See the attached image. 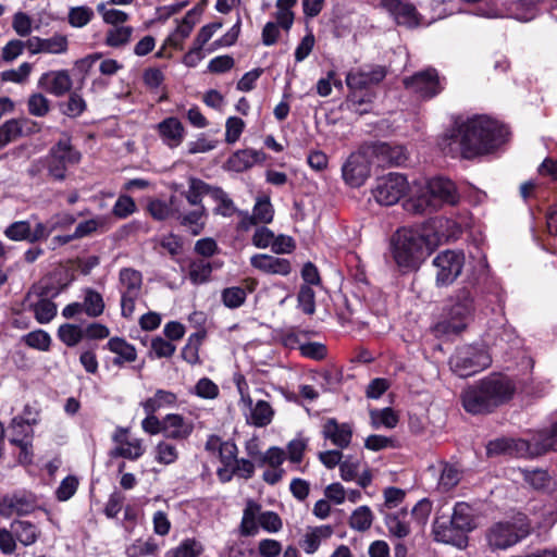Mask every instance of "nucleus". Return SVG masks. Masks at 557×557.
Here are the masks:
<instances>
[{"instance_id": "obj_22", "label": "nucleus", "mask_w": 557, "mask_h": 557, "mask_svg": "<svg viewBox=\"0 0 557 557\" xmlns=\"http://www.w3.org/2000/svg\"><path fill=\"white\" fill-rule=\"evenodd\" d=\"M433 535L436 542L453 545L459 549L468 546V534L457 529L450 522H441L436 519L433 523Z\"/></svg>"}, {"instance_id": "obj_34", "label": "nucleus", "mask_w": 557, "mask_h": 557, "mask_svg": "<svg viewBox=\"0 0 557 557\" xmlns=\"http://www.w3.org/2000/svg\"><path fill=\"white\" fill-rule=\"evenodd\" d=\"M203 552L205 546L199 540L187 537L181 541L177 546L169 549L164 557H200Z\"/></svg>"}, {"instance_id": "obj_8", "label": "nucleus", "mask_w": 557, "mask_h": 557, "mask_svg": "<svg viewBox=\"0 0 557 557\" xmlns=\"http://www.w3.org/2000/svg\"><path fill=\"white\" fill-rule=\"evenodd\" d=\"M369 149L366 143L362 144L342 165V178L351 188L362 186L371 175L373 162Z\"/></svg>"}, {"instance_id": "obj_48", "label": "nucleus", "mask_w": 557, "mask_h": 557, "mask_svg": "<svg viewBox=\"0 0 557 557\" xmlns=\"http://www.w3.org/2000/svg\"><path fill=\"white\" fill-rule=\"evenodd\" d=\"M252 215L259 224H268L272 222L274 209L269 197L257 199L252 209Z\"/></svg>"}, {"instance_id": "obj_4", "label": "nucleus", "mask_w": 557, "mask_h": 557, "mask_svg": "<svg viewBox=\"0 0 557 557\" xmlns=\"http://www.w3.org/2000/svg\"><path fill=\"white\" fill-rule=\"evenodd\" d=\"M460 195L453 181L437 176L430 180L425 189L406 202V209L416 214H429L440 210L444 205L455 206Z\"/></svg>"}, {"instance_id": "obj_61", "label": "nucleus", "mask_w": 557, "mask_h": 557, "mask_svg": "<svg viewBox=\"0 0 557 557\" xmlns=\"http://www.w3.org/2000/svg\"><path fill=\"white\" fill-rule=\"evenodd\" d=\"M245 127V122L237 116H231L226 120L225 124V141L227 144L236 143Z\"/></svg>"}, {"instance_id": "obj_11", "label": "nucleus", "mask_w": 557, "mask_h": 557, "mask_svg": "<svg viewBox=\"0 0 557 557\" xmlns=\"http://www.w3.org/2000/svg\"><path fill=\"white\" fill-rule=\"evenodd\" d=\"M407 178L399 173H389L376 181L372 195L375 201L382 206L397 203L408 191Z\"/></svg>"}, {"instance_id": "obj_49", "label": "nucleus", "mask_w": 557, "mask_h": 557, "mask_svg": "<svg viewBox=\"0 0 557 557\" xmlns=\"http://www.w3.org/2000/svg\"><path fill=\"white\" fill-rule=\"evenodd\" d=\"M373 521V515L368 506L357 508L349 519V524L354 530L367 531Z\"/></svg>"}, {"instance_id": "obj_60", "label": "nucleus", "mask_w": 557, "mask_h": 557, "mask_svg": "<svg viewBox=\"0 0 557 557\" xmlns=\"http://www.w3.org/2000/svg\"><path fill=\"white\" fill-rule=\"evenodd\" d=\"M28 112L34 116H45L50 110L49 100L41 94H33L27 101Z\"/></svg>"}, {"instance_id": "obj_58", "label": "nucleus", "mask_w": 557, "mask_h": 557, "mask_svg": "<svg viewBox=\"0 0 557 557\" xmlns=\"http://www.w3.org/2000/svg\"><path fill=\"white\" fill-rule=\"evenodd\" d=\"M32 70H33V65L28 62H24L17 69L3 71L1 73V78L4 82L23 84L27 81Z\"/></svg>"}, {"instance_id": "obj_43", "label": "nucleus", "mask_w": 557, "mask_h": 557, "mask_svg": "<svg viewBox=\"0 0 557 557\" xmlns=\"http://www.w3.org/2000/svg\"><path fill=\"white\" fill-rule=\"evenodd\" d=\"M247 298V292L244 287H226L221 293V300L226 308L236 309L244 305Z\"/></svg>"}, {"instance_id": "obj_41", "label": "nucleus", "mask_w": 557, "mask_h": 557, "mask_svg": "<svg viewBox=\"0 0 557 557\" xmlns=\"http://www.w3.org/2000/svg\"><path fill=\"white\" fill-rule=\"evenodd\" d=\"M84 312L90 318H97L103 313L104 301L100 293L87 289L83 300Z\"/></svg>"}, {"instance_id": "obj_62", "label": "nucleus", "mask_w": 557, "mask_h": 557, "mask_svg": "<svg viewBox=\"0 0 557 557\" xmlns=\"http://www.w3.org/2000/svg\"><path fill=\"white\" fill-rule=\"evenodd\" d=\"M193 27L190 23L181 22L176 29L168 37L166 44L175 49L182 50L184 40L190 35Z\"/></svg>"}, {"instance_id": "obj_59", "label": "nucleus", "mask_w": 557, "mask_h": 557, "mask_svg": "<svg viewBox=\"0 0 557 557\" xmlns=\"http://www.w3.org/2000/svg\"><path fill=\"white\" fill-rule=\"evenodd\" d=\"M286 459V451L277 446L270 447L260 454V466L269 465L271 468H281Z\"/></svg>"}, {"instance_id": "obj_14", "label": "nucleus", "mask_w": 557, "mask_h": 557, "mask_svg": "<svg viewBox=\"0 0 557 557\" xmlns=\"http://www.w3.org/2000/svg\"><path fill=\"white\" fill-rule=\"evenodd\" d=\"M449 302V319L460 322L459 324H454L453 329L457 332L461 331L466 325V321L472 317L475 309L471 288L463 286L457 289L450 297Z\"/></svg>"}, {"instance_id": "obj_19", "label": "nucleus", "mask_w": 557, "mask_h": 557, "mask_svg": "<svg viewBox=\"0 0 557 557\" xmlns=\"http://www.w3.org/2000/svg\"><path fill=\"white\" fill-rule=\"evenodd\" d=\"M321 433L325 440L344 449L351 443L354 425L348 422L339 423L335 418H327L322 425Z\"/></svg>"}, {"instance_id": "obj_18", "label": "nucleus", "mask_w": 557, "mask_h": 557, "mask_svg": "<svg viewBox=\"0 0 557 557\" xmlns=\"http://www.w3.org/2000/svg\"><path fill=\"white\" fill-rule=\"evenodd\" d=\"M366 144L368 148H370L369 151L372 162H376L380 166L400 165L407 160L405 149L401 146H392L382 141H370Z\"/></svg>"}, {"instance_id": "obj_51", "label": "nucleus", "mask_w": 557, "mask_h": 557, "mask_svg": "<svg viewBox=\"0 0 557 557\" xmlns=\"http://www.w3.org/2000/svg\"><path fill=\"white\" fill-rule=\"evenodd\" d=\"M4 234L11 240H27L32 243V227L29 221H16L10 224Z\"/></svg>"}, {"instance_id": "obj_57", "label": "nucleus", "mask_w": 557, "mask_h": 557, "mask_svg": "<svg viewBox=\"0 0 557 557\" xmlns=\"http://www.w3.org/2000/svg\"><path fill=\"white\" fill-rule=\"evenodd\" d=\"M24 342L32 348L48 351L51 344V337L46 331L37 330L25 335Z\"/></svg>"}, {"instance_id": "obj_28", "label": "nucleus", "mask_w": 557, "mask_h": 557, "mask_svg": "<svg viewBox=\"0 0 557 557\" xmlns=\"http://www.w3.org/2000/svg\"><path fill=\"white\" fill-rule=\"evenodd\" d=\"M211 185L202 180L190 177L188 188L180 194V198L191 208L199 209L205 207L202 198L210 195Z\"/></svg>"}, {"instance_id": "obj_6", "label": "nucleus", "mask_w": 557, "mask_h": 557, "mask_svg": "<svg viewBox=\"0 0 557 557\" xmlns=\"http://www.w3.org/2000/svg\"><path fill=\"white\" fill-rule=\"evenodd\" d=\"M492 363L488 352L481 347L463 345L456 348L449 358V367L460 377L471 376Z\"/></svg>"}, {"instance_id": "obj_30", "label": "nucleus", "mask_w": 557, "mask_h": 557, "mask_svg": "<svg viewBox=\"0 0 557 557\" xmlns=\"http://www.w3.org/2000/svg\"><path fill=\"white\" fill-rule=\"evenodd\" d=\"M106 347L113 354L117 355L113 360V364L121 366L124 362H133L137 358L136 348L122 337H112Z\"/></svg>"}, {"instance_id": "obj_21", "label": "nucleus", "mask_w": 557, "mask_h": 557, "mask_svg": "<svg viewBox=\"0 0 557 557\" xmlns=\"http://www.w3.org/2000/svg\"><path fill=\"white\" fill-rule=\"evenodd\" d=\"M126 433L127 431L124 429H119L115 432L112 438L115 442L116 446L112 450L111 455L113 457H122L129 460H137L145 453L143 441L139 438L129 440L127 438Z\"/></svg>"}, {"instance_id": "obj_1", "label": "nucleus", "mask_w": 557, "mask_h": 557, "mask_svg": "<svg viewBox=\"0 0 557 557\" xmlns=\"http://www.w3.org/2000/svg\"><path fill=\"white\" fill-rule=\"evenodd\" d=\"M507 134V128L497 121L478 115L456 123L440 145L447 154L459 153L465 159H472L502 145Z\"/></svg>"}, {"instance_id": "obj_40", "label": "nucleus", "mask_w": 557, "mask_h": 557, "mask_svg": "<svg viewBox=\"0 0 557 557\" xmlns=\"http://www.w3.org/2000/svg\"><path fill=\"white\" fill-rule=\"evenodd\" d=\"M94 17V10L87 5L72 7L69 9L67 22L74 28L85 27Z\"/></svg>"}, {"instance_id": "obj_53", "label": "nucleus", "mask_w": 557, "mask_h": 557, "mask_svg": "<svg viewBox=\"0 0 557 557\" xmlns=\"http://www.w3.org/2000/svg\"><path fill=\"white\" fill-rule=\"evenodd\" d=\"M22 134L20 121L12 119L0 126V149L17 139Z\"/></svg>"}, {"instance_id": "obj_47", "label": "nucleus", "mask_w": 557, "mask_h": 557, "mask_svg": "<svg viewBox=\"0 0 557 557\" xmlns=\"http://www.w3.org/2000/svg\"><path fill=\"white\" fill-rule=\"evenodd\" d=\"M61 112L69 117H77L86 110L84 98L76 91L72 92L67 101L60 104Z\"/></svg>"}, {"instance_id": "obj_42", "label": "nucleus", "mask_w": 557, "mask_h": 557, "mask_svg": "<svg viewBox=\"0 0 557 557\" xmlns=\"http://www.w3.org/2000/svg\"><path fill=\"white\" fill-rule=\"evenodd\" d=\"M58 337L67 347H74L83 339L84 330L79 325L65 323L59 326Z\"/></svg>"}, {"instance_id": "obj_35", "label": "nucleus", "mask_w": 557, "mask_h": 557, "mask_svg": "<svg viewBox=\"0 0 557 557\" xmlns=\"http://www.w3.org/2000/svg\"><path fill=\"white\" fill-rule=\"evenodd\" d=\"M11 528L16 540L24 546L34 544L38 539V529L29 521L15 520L11 523Z\"/></svg>"}, {"instance_id": "obj_45", "label": "nucleus", "mask_w": 557, "mask_h": 557, "mask_svg": "<svg viewBox=\"0 0 557 557\" xmlns=\"http://www.w3.org/2000/svg\"><path fill=\"white\" fill-rule=\"evenodd\" d=\"M36 320L41 323L50 322L57 314V306L47 298L39 299L32 306Z\"/></svg>"}, {"instance_id": "obj_37", "label": "nucleus", "mask_w": 557, "mask_h": 557, "mask_svg": "<svg viewBox=\"0 0 557 557\" xmlns=\"http://www.w3.org/2000/svg\"><path fill=\"white\" fill-rule=\"evenodd\" d=\"M209 196L214 201L218 202V206L214 209V212L216 214H220L223 216H232L235 213L236 208H235L233 200L228 197V195L221 187L211 185Z\"/></svg>"}, {"instance_id": "obj_24", "label": "nucleus", "mask_w": 557, "mask_h": 557, "mask_svg": "<svg viewBox=\"0 0 557 557\" xmlns=\"http://www.w3.org/2000/svg\"><path fill=\"white\" fill-rule=\"evenodd\" d=\"M193 431V422L181 414L169 413L163 418V435L166 438L185 441Z\"/></svg>"}, {"instance_id": "obj_16", "label": "nucleus", "mask_w": 557, "mask_h": 557, "mask_svg": "<svg viewBox=\"0 0 557 557\" xmlns=\"http://www.w3.org/2000/svg\"><path fill=\"white\" fill-rule=\"evenodd\" d=\"M382 5L393 16L397 25L416 28L423 23L422 15L408 0H382Z\"/></svg>"}, {"instance_id": "obj_20", "label": "nucleus", "mask_w": 557, "mask_h": 557, "mask_svg": "<svg viewBox=\"0 0 557 557\" xmlns=\"http://www.w3.org/2000/svg\"><path fill=\"white\" fill-rule=\"evenodd\" d=\"M38 86L55 97H62L71 90L73 82L69 71L58 70L44 73Z\"/></svg>"}, {"instance_id": "obj_55", "label": "nucleus", "mask_w": 557, "mask_h": 557, "mask_svg": "<svg viewBox=\"0 0 557 557\" xmlns=\"http://www.w3.org/2000/svg\"><path fill=\"white\" fill-rule=\"evenodd\" d=\"M44 53L62 54L69 49V40L65 35L54 34L49 38H42Z\"/></svg>"}, {"instance_id": "obj_5", "label": "nucleus", "mask_w": 557, "mask_h": 557, "mask_svg": "<svg viewBox=\"0 0 557 557\" xmlns=\"http://www.w3.org/2000/svg\"><path fill=\"white\" fill-rule=\"evenodd\" d=\"M530 533V525L525 518L520 516L512 521H499L492 524L485 533L487 546L492 550L507 549Z\"/></svg>"}, {"instance_id": "obj_12", "label": "nucleus", "mask_w": 557, "mask_h": 557, "mask_svg": "<svg viewBox=\"0 0 557 557\" xmlns=\"http://www.w3.org/2000/svg\"><path fill=\"white\" fill-rule=\"evenodd\" d=\"M465 264V255L460 251L445 250L433 259L436 268L435 283L438 287L453 284L461 274Z\"/></svg>"}, {"instance_id": "obj_13", "label": "nucleus", "mask_w": 557, "mask_h": 557, "mask_svg": "<svg viewBox=\"0 0 557 557\" xmlns=\"http://www.w3.org/2000/svg\"><path fill=\"white\" fill-rule=\"evenodd\" d=\"M518 451H524L525 457H539L550 450L557 451V422L550 429L541 430L530 441L518 440Z\"/></svg>"}, {"instance_id": "obj_7", "label": "nucleus", "mask_w": 557, "mask_h": 557, "mask_svg": "<svg viewBox=\"0 0 557 557\" xmlns=\"http://www.w3.org/2000/svg\"><path fill=\"white\" fill-rule=\"evenodd\" d=\"M81 153L72 145L70 137L64 135L50 149L45 159L48 175L55 181H63L66 177L67 166L78 163Z\"/></svg>"}, {"instance_id": "obj_38", "label": "nucleus", "mask_w": 557, "mask_h": 557, "mask_svg": "<svg viewBox=\"0 0 557 557\" xmlns=\"http://www.w3.org/2000/svg\"><path fill=\"white\" fill-rule=\"evenodd\" d=\"M159 549V545L152 537L145 541L139 539L126 547L125 554L127 557H146L156 555Z\"/></svg>"}, {"instance_id": "obj_54", "label": "nucleus", "mask_w": 557, "mask_h": 557, "mask_svg": "<svg viewBox=\"0 0 557 557\" xmlns=\"http://www.w3.org/2000/svg\"><path fill=\"white\" fill-rule=\"evenodd\" d=\"M315 294L314 290L308 286L302 285L297 295L298 308L306 314L311 315L315 311Z\"/></svg>"}, {"instance_id": "obj_29", "label": "nucleus", "mask_w": 557, "mask_h": 557, "mask_svg": "<svg viewBox=\"0 0 557 557\" xmlns=\"http://www.w3.org/2000/svg\"><path fill=\"white\" fill-rule=\"evenodd\" d=\"M450 523L467 534L473 531L476 528V520L472 506L465 502L456 503L453 509Z\"/></svg>"}, {"instance_id": "obj_52", "label": "nucleus", "mask_w": 557, "mask_h": 557, "mask_svg": "<svg viewBox=\"0 0 557 557\" xmlns=\"http://www.w3.org/2000/svg\"><path fill=\"white\" fill-rule=\"evenodd\" d=\"M148 211L151 216L158 221L173 218L174 206L172 205V196L169 201L153 199L148 205Z\"/></svg>"}, {"instance_id": "obj_33", "label": "nucleus", "mask_w": 557, "mask_h": 557, "mask_svg": "<svg viewBox=\"0 0 557 557\" xmlns=\"http://www.w3.org/2000/svg\"><path fill=\"white\" fill-rule=\"evenodd\" d=\"M333 533V529L330 525H321L310 529L299 542L300 547L307 554H313L318 550L321 540L329 539Z\"/></svg>"}, {"instance_id": "obj_39", "label": "nucleus", "mask_w": 557, "mask_h": 557, "mask_svg": "<svg viewBox=\"0 0 557 557\" xmlns=\"http://www.w3.org/2000/svg\"><path fill=\"white\" fill-rule=\"evenodd\" d=\"M134 28L132 26H115L108 29L106 45L112 48H120L131 41Z\"/></svg>"}, {"instance_id": "obj_64", "label": "nucleus", "mask_w": 557, "mask_h": 557, "mask_svg": "<svg viewBox=\"0 0 557 557\" xmlns=\"http://www.w3.org/2000/svg\"><path fill=\"white\" fill-rule=\"evenodd\" d=\"M460 481V473L459 471L454 468L453 466L446 465L441 473L440 480H438V486L447 492L455 487Z\"/></svg>"}, {"instance_id": "obj_50", "label": "nucleus", "mask_w": 557, "mask_h": 557, "mask_svg": "<svg viewBox=\"0 0 557 557\" xmlns=\"http://www.w3.org/2000/svg\"><path fill=\"white\" fill-rule=\"evenodd\" d=\"M97 11L102 16L103 22L112 25V27L123 26L122 24L129 17L128 14L122 10L108 9L107 3L103 2L97 5Z\"/></svg>"}, {"instance_id": "obj_63", "label": "nucleus", "mask_w": 557, "mask_h": 557, "mask_svg": "<svg viewBox=\"0 0 557 557\" xmlns=\"http://www.w3.org/2000/svg\"><path fill=\"white\" fill-rule=\"evenodd\" d=\"M258 522L263 530L270 533H276L283 528L282 519L274 511H264L259 513Z\"/></svg>"}, {"instance_id": "obj_23", "label": "nucleus", "mask_w": 557, "mask_h": 557, "mask_svg": "<svg viewBox=\"0 0 557 557\" xmlns=\"http://www.w3.org/2000/svg\"><path fill=\"white\" fill-rule=\"evenodd\" d=\"M158 134L162 143L169 148L178 147L185 138V127L175 116H169L157 124Z\"/></svg>"}, {"instance_id": "obj_10", "label": "nucleus", "mask_w": 557, "mask_h": 557, "mask_svg": "<svg viewBox=\"0 0 557 557\" xmlns=\"http://www.w3.org/2000/svg\"><path fill=\"white\" fill-rule=\"evenodd\" d=\"M542 0H504L502 5L486 4L480 9L486 17H512L519 21H530L535 16L537 5Z\"/></svg>"}, {"instance_id": "obj_32", "label": "nucleus", "mask_w": 557, "mask_h": 557, "mask_svg": "<svg viewBox=\"0 0 557 557\" xmlns=\"http://www.w3.org/2000/svg\"><path fill=\"white\" fill-rule=\"evenodd\" d=\"M407 516L408 511L406 509L385 516V524L391 535L397 539H404L410 534L411 530L407 521Z\"/></svg>"}, {"instance_id": "obj_2", "label": "nucleus", "mask_w": 557, "mask_h": 557, "mask_svg": "<svg viewBox=\"0 0 557 557\" xmlns=\"http://www.w3.org/2000/svg\"><path fill=\"white\" fill-rule=\"evenodd\" d=\"M516 392V385L508 376L490 374L461 393L465 410L472 414H486L508 403Z\"/></svg>"}, {"instance_id": "obj_46", "label": "nucleus", "mask_w": 557, "mask_h": 557, "mask_svg": "<svg viewBox=\"0 0 557 557\" xmlns=\"http://www.w3.org/2000/svg\"><path fill=\"white\" fill-rule=\"evenodd\" d=\"M370 418L373 428L384 425L387 429H393L398 423V417L392 408L371 410Z\"/></svg>"}, {"instance_id": "obj_9", "label": "nucleus", "mask_w": 557, "mask_h": 557, "mask_svg": "<svg viewBox=\"0 0 557 557\" xmlns=\"http://www.w3.org/2000/svg\"><path fill=\"white\" fill-rule=\"evenodd\" d=\"M143 275L132 268H123L119 273V290L121 294V314L131 318L135 311V302L141 293Z\"/></svg>"}, {"instance_id": "obj_27", "label": "nucleus", "mask_w": 557, "mask_h": 557, "mask_svg": "<svg viewBox=\"0 0 557 557\" xmlns=\"http://www.w3.org/2000/svg\"><path fill=\"white\" fill-rule=\"evenodd\" d=\"M38 416L39 411H35V417L33 418L14 417L11 420L10 430L12 437L10 438V443L12 445L32 442L34 434L32 426L38 423Z\"/></svg>"}, {"instance_id": "obj_17", "label": "nucleus", "mask_w": 557, "mask_h": 557, "mask_svg": "<svg viewBox=\"0 0 557 557\" xmlns=\"http://www.w3.org/2000/svg\"><path fill=\"white\" fill-rule=\"evenodd\" d=\"M407 89L422 98H432L441 92L438 74L434 69H428L404 79Z\"/></svg>"}, {"instance_id": "obj_15", "label": "nucleus", "mask_w": 557, "mask_h": 557, "mask_svg": "<svg viewBox=\"0 0 557 557\" xmlns=\"http://www.w3.org/2000/svg\"><path fill=\"white\" fill-rule=\"evenodd\" d=\"M172 205L174 206L173 219H176L182 226L195 236L203 231L208 215L206 207L188 209V205L176 195H172Z\"/></svg>"}, {"instance_id": "obj_36", "label": "nucleus", "mask_w": 557, "mask_h": 557, "mask_svg": "<svg viewBox=\"0 0 557 557\" xmlns=\"http://www.w3.org/2000/svg\"><path fill=\"white\" fill-rule=\"evenodd\" d=\"M212 273V264L203 259L190 261L188 269V277L194 285L205 284L210 280Z\"/></svg>"}, {"instance_id": "obj_56", "label": "nucleus", "mask_w": 557, "mask_h": 557, "mask_svg": "<svg viewBox=\"0 0 557 557\" xmlns=\"http://www.w3.org/2000/svg\"><path fill=\"white\" fill-rule=\"evenodd\" d=\"M156 461L161 465H172L178 458L176 446L165 441L160 442L156 446Z\"/></svg>"}, {"instance_id": "obj_31", "label": "nucleus", "mask_w": 557, "mask_h": 557, "mask_svg": "<svg viewBox=\"0 0 557 557\" xmlns=\"http://www.w3.org/2000/svg\"><path fill=\"white\" fill-rule=\"evenodd\" d=\"M176 403L177 396L175 393L165 389H157L154 395L147 398L141 406L147 414H152L160 409L172 408Z\"/></svg>"}, {"instance_id": "obj_26", "label": "nucleus", "mask_w": 557, "mask_h": 557, "mask_svg": "<svg viewBox=\"0 0 557 557\" xmlns=\"http://www.w3.org/2000/svg\"><path fill=\"white\" fill-rule=\"evenodd\" d=\"M253 268L268 273L288 275L292 271L290 262L284 258H277L270 255L258 253L250 258Z\"/></svg>"}, {"instance_id": "obj_3", "label": "nucleus", "mask_w": 557, "mask_h": 557, "mask_svg": "<svg viewBox=\"0 0 557 557\" xmlns=\"http://www.w3.org/2000/svg\"><path fill=\"white\" fill-rule=\"evenodd\" d=\"M391 249L397 267L404 272L412 271L429 255V243L418 230L401 227L393 235Z\"/></svg>"}, {"instance_id": "obj_44", "label": "nucleus", "mask_w": 557, "mask_h": 557, "mask_svg": "<svg viewBox=\"0 0 557 557\" xmlns=\"http://www.w3.org/2000/svg\"><path fill=\"white\" fill-rule=\"evenodd\" d=\"M517 441L508 438H497L491 441L486 446V453L488 456L500 455V454H516L521 457H525L524 451H518L516 447Z\"/></svg>"}, {"instance_id": "obj_25", "label": "nucleus", "mask_w": 557, "mask_h": 557, "mask_svg": "<svg viewBox=\"0 0 557 557\" xmlns=\"http://www.w3.org/2000/svg\"><path fill=\"white\" fill-rule=\"evenodd\" d=\"M242 399L249 409V411L245 413L248 424L256 428H264L272 422L274 410L268 401L258 400L252 403L249 397H243Z\"/></svg>"}]
</instances>
